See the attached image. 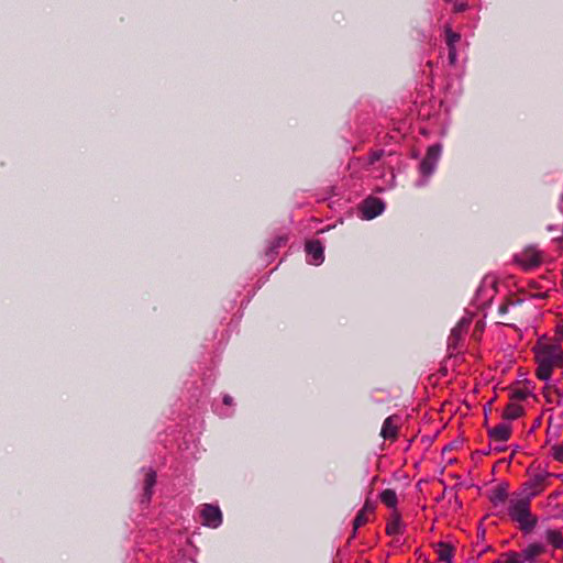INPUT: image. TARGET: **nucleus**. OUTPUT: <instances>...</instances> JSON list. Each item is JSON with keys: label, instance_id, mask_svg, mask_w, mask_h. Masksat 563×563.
I'll use <instances>...</instances> for the list:
<instances>
[{"label": "nucleus", "instance_id": "nucleus-1", "mask_svg": "<svg viewBox=\"0 0 563 563\" xmlns=\"http://www.w3.org/2000/svg\"><path fill=\"white\" fill-rule=\"evenodd\" d=\"M538 364L536 375L541 380H549L556 367H563V351L550 339L541 338L533 347Z\"/></svg>", "mask_w": 563, "mask_h": 563}, {"label": "nucleus", "instance_id": "nucleus-2", "mask_svg": "<svg viewBox=\"0 0 563 563\" xmlns=\"http://www.w3.org/2000/svg\"><path fill=\"white\" fill-rule=\"evenodd\" d=\"M530 504L531 499L526 496H514L508 504L509 517L525 532H531L538 523V518L530 511Z\"/></svg>", "mask_w": 563, "mask_h": 563}, {"label": "nucleus", "instance_id": "nucleus-3", "mask_svg": "<svg viewBox=\"0 0 563 563\" xmlns=\"http://www.w3.org/2000/svg\"><path fill=\"white\" fill-rule=\"evenodd\" d=\"M514 262L525 271L532 269L542 264L543 253L536 246H527L515 254Z\"/></svg>", "mask_w": 563, "mask_h": 563}, {"label": "nucleus", "instance_id": "nucleus-4", "mask_svg": "<svg viewBox=\"0 0 563 563\" xmlns=\"http://www.w3.org/2000/svg\"><path fill=\"white\" fill-rule=\"evenodd\" d=\"M549 474L545 472H539L533 474L525 484H523V493L526 497L530 499L541 492L544 490L547 485V479Z\"/></svg>", "mask_w": 563, "mask_h": 563}, {"label": "nucleus", "instance_id": "nucleus-5", "mask_svg": "<svg viewBox=\"0 0 563 563\" xmlns=\"http://www.w3.org/2000/svg\"><path fill=\"white\" fill-rule=\"evenodd\" d=\"M201 518L205 526L217 528L222 522V514L218 506L205 504L201 508Z\"/></svg>", "mask_w": 563, "mask_h": 563}, {"label": "nucleus", "instance_id": "nucleus-6", "mask_svg": "<svg viewBox=\"0 0 563 563\" xmlns=\"http://www.w3.org/2000/svg\"><path fill=\"white\" fill-rule=\"evenodd\" d=\"M384 202L375 197L365 199L361 206V211L364 219L371 220L379 216L384 211Z\"/></svg>", "mask_w": 563, "mask_h": 563}, {"label": "nucleus", "instance_id": "nucleus-7", "mask_svg": "<svg viewBox=\"0 0 563 563\" xmlns=\"http://www.w3.org/2000/svg\"><path fill=\"white\" fill-rule=\"evenodd\" d=\"M445 43L449 48V62L452 66L456 64L457 59V51H456V44L461 40V35L457 32H454L451 26L446 25L445 29Z\"/></svg>", "mask_w": 563, "mask_h": 563}, {"label": "nucleus", "instance_id": "nucleus-8", "mask_svg": "<svg viewBox=\"0 0 563 563\" xmlns=\"http://www.w3.org/2000/svg\"><path fill=\"white\" fill-rule=\"evenodd\" d=\"M441 147L440 145H432L428 148L426 157L422 159L420 168L424 175H430L440 157Z\"/></svg>", "mask_w": 563, "mask_h": 563}, {"label": "nucleus", "instance_id": "nucleus-9", "mask_svg": "<svg viewBox=\"0 0 563 563\" xmlns=\"http://www.w3.org/2000/svg\"><path fill=\"white\" fill-rule=\"evenodd\" d=\"M547 551V548L544 544L540 542H532L529 543L525 549H522L521 552H518V555L521 559V563H525L526 561L532 562L539 556L543 555Z\"/></svg>", "mask_w": 563, "mask_h": 563}, {"label": "nucleus", "instance_id": "nucleus-10", "mask_svg": "<svg viewBox=\"0 0 563 563\" xmlns=\"http://www.w3.org/2000/svg\"><path fill=\"white\" fill-rule=\"evenodd\" d=\"M398 431H399V418L397 416H389L385 419L380 435L385 440L395 441L398 438Z\"/></svg>", "mask_w": 563, "mask_h": 563}, {"label": "nucleus", "instance_id": "nucleus-11", "mask_svg": "<svg viewBox=\"0 0 563 563\" xmlns=\"http://www.w3.org/2000/svg\"><path fill=\"white\" fill-rule=\"evenodd\" d=\"M306 252L309 256V263L320 265L323 260V246L319 240H311L306 243Z\"/></svg>", "mask_w": 563, "mask_h": 563}, {"label": "nucleus", "instance_id": "nucleus-12", "mask_svg": "<svg viewBox=\"0 0 563 563\" xmlns=\"http://www.w3.org/2000/svg\"><path fill=\"white\" fill-rule=\"evenodd\" d=\"M374 511H375V505L373 503H371L369 500H366L364 506L362 507V509L358 511V514L356 515V517L354 519V522H353L354 532L371 520V517H373Z\"/></svg>", "mask_w": 563, "mask_h": 563}, {"label": "nucleus", "instance_id": "nucleus-13", "mask_svg": "<svg viewBox=\"0 0 563 563\" xmlns=\"http://www.w3.org/2000/svg\"><path fill=\"white\" fill-rule=\"evenodd\" d=\"M489 438L496 442H505L511 435V426L509 422H501L488 431Z\"/></svg>", "mask_w": 563, "mask_h": 563}, {"label": "nucleus", "instance_id": "nucleus-14", "mask_svg": "<svg viewBox=\"0 0 563 563\" xmlns=\"http://www.w3.org/2000/svg\"><path fill=\"white\" fill-rule=\"evenodd\" d=\"M523 413V408L519 402L510 400V402L506 406L503 411V418L505 420H515L521 417Z\"/></svg>", "mask_w": 563, "mask_h": 563}, {"label": "nucleus", "instance_id": "nucleus-15", "mask_svg": "<svg viewBox=\"0 0 563 563\" xmlns=\"http://www.w3.org/2000/svg\"><path fill=\"white\" fill-rule=\"evenodd\" d=\"M386 532L389 536L402 533V522L400 515L397 511L393 512L391 518L386 526Z\"/></svg>", "mask_w": 563, "mask_h": 563}, {"label": "nucleus", "instance_id": "nucleus-16", "mask_svg": "<svg viewBox=\"0 0 563 563\" xmlns=\"http://www.w3.org/2000/svg\"><path fill=\"white\" fill-rule=\"evenodd\" d=\"M545 540L554 549H563V533L560 530L549 529L545 531Z\"/></svg>", "mask_w": 563, "mask_h": 563}, {"label": "nucleus", "instance_id": "nucleus-17", "mask_svg": "<svg viewBox=\"0 0 563 563\" xmlns=\"http://www.w3.org/2000/svg\"><path fill=\"white\" fill-rule=\"evenodd\" d=\"M380 501L386 505L388 508H391L396 511V507L398 504V497L394 489H385L379 495Z\"/></svg>", "mask_w": 563, "mask_h": 563}, {"label": "nucleus", "instance_id": "nucleus-18", "mask_svg": "<svg viewBox=\"0 0 563 563\" xmlns=\"http://www.w3.org/2000/svg\"><path fill=\"white\" fill-rule=\"evenodd\" d=\"M155 483H156V473L153 470H148L145 473V478H144V496H145L146 501H148L151 499L152 489H153Z\"/></svg>", "mask_w": 563, "mask_h": 563}, {"label": "nucleus", "instance_id": "nucleus-19", "mask_svg": "<svg viewBox=\"0 0 563 563\" xmlns=\"http://www.w3.org/2000/svg\"><path fill=\"white\" fill-rule=\"evenodd\" d=\"M493 563H521V559L516 551H508L498 556Z\"/></svg>", "mask_w": 563, "mask_h": 563}, {"label": "nucleus", "instance_id": "nucleus-20", "mask_svg": "<svg viewBox=\"0 0 563 563\" xmlns=\"http://www.w3.org/2000/svg\"><path fill=\"white\" fill-rule=\"evenodd\" d=\"M530 391L527 388H520L516 389L510 395V400L519 402L521 400H525L529 397Z\"/></svg>", "mask_w": 563, "mask_h": 563}, {"label": "nucleus", "instance_id": "nucleus-21", "mask_svg": "<svg viewBox=\"0 0 563 563\" xmlns=\"http://www.w3.org/2000/svg\"><path fill=\"white\" fill-rule=\"evenodd\" d=\"M438 554L441 561H448L451 556V548L445 543H440Z\"/></svg>", "mask_w": 563, "mask_h": 563}, {"label": "nucleus", "instance_id": "nucleus-22", "mask_svg": "<svg viewBox=\"0 0 563 563\" xmlns=\"http://www.w3.org/2000/svg\"><path fill=\"white\" fill-rule=\"evenodd\" d=\"M507 498V493L505 488H498L495 490L494 496L492 498L493 503H504Z\"/></svg>", "mask_w": 563, "mask_h": 563}, {"label": "nucleus", "instance_id": "nucleus-23", "mask_svg": "<svg viewBox=\"0 0 563 563\" xmlns=\"http://www.w3.org/2000/svg\"><path fill=\"white\" fill-rule=\"evenodd\" d=\"M518 308V306L516 303H501L499 306V313L500 314H506L509 310H516Z\"/></svg>", "mask_w": 563, "mask_h": 563}, {"label": "nucleus", "instance_id": "nucleus-24", "mask_svg": "<svg viewBox=\"0 0 563 563\" xmlns=\"http://www.w3.org/2000/svg\"><path fill=\"white\" fill-rule=\"evenodd\" d=\"M553 456L556 461L563 463V443L553 448Z\"/></svg>", "mask_w": 563, "mask_h": 563}, {"label": "nucleus", "instance_id": "nucleus-25", "mask_svg": "<svg viewBox=\"0 0 563 563\" xmlns=\"http://www.w3.org/2000/svg\"><path fill=\"white\" fill-rule=\"evenodd\" d=\"M453 5H454L453 9L455 12H462L467 8L466 3H464L461 0H454Z\"/></svg>", "mask_w": 563, "mask_h": 563}, {"label": "nucleus", "instance_id": "nucleus-26", "mask_svg": "<svg viewBox=\"0 0 563 563\" xmlns=\"http://www.w3.org/2000/svg\"><path fill=\"white\" fill-rule=\"evenodd\" d=\"M556 335L563 340V319L555 327Z\"/></svg>", "mask_w": 563, "mask_h": 563}, {"label": "nucleus", "instance_id": "nucleus-27", "mask_svg": "<svg viewBox=\"0 0 563 563\" xmlns=\"http://www.w3.org/2000/svg\"><path fill=\"white\" fill-rule=\"evenodd\" d=\"M223 402H224L227 406H231V405L233 404V399H232V397H231V396L225 395V396L223 397Z\"/></svg>", "mask_w": 563, "mask_h": 563}, {"label": "nucleus", "instance_id": "nucleus-28", "mask_svg": "<svg viewBox=\"0 0 563 563\" xmlns=\"http://www.w3.org/2000/svg\"><path fill=\"white\" fill-rule=\"evenodd\" d=\"M380 157V154L378 153H375L371 156V163H374L375 161H378Z\"/></svg>", "mask_w": 563, "mask_h": 563}, {"label": "nucleus", "instance_id": "nucleus-29", "mask_svg": "<svg viewBox=\"0 0 563 563\" xmlns=\"http://www.w3.org/2000/svg\"><path fill=\"white\" fill-rule=\"evenodd\" d=\"M457 331H459V329H454V330L452 331V334H451V338H450L451 340H453V339H455V338H456Z\"/></svg>", "mask_w": 563, "mask_h": 563}, {"label": "nucleus", "instance_id": "nucleus-30", "mask_svg": "<svg viewBox=\"0 0 563 563\" xmlns=\"http://www.w3.org/2000/svg\"><path fill=\"white\" fill-rule=\"evenodd\" d=\"M514 320H515V319H509V320H508V319H504V320L501 321V323H504V324H511V321H514Z\"/></svg>", "mask_w": 563, "mask_h": 563}, {"label": "nucleus", "instance_id": "nucleus-31", "mask_svg": "<svg viewBox=\"0 0 563 563\" xmlns=\"http://www.w3.org/2000/svg\"><path fill=\"white\" fill-rule=\"evenodd\" d=\"M286 242V239L285 238H279L278 239V244H282V243H285Z\"/></svg>", "mask_w": 563, "mask_h": 563}, {"label": "nucleus", "instance_id": "nucleus-32", "mask_svg": "<svg viewBox=\"0 0 563 563\" xmlns=\"http://www.w3.org/2000/svg\"><path fill=\"white\" fill-rule=\"evenodd\" d=\"M445 2H453L454 0H444Z\"/></svg>", "mask_w": 563, "mask_h": 563}]
</instances>
